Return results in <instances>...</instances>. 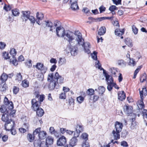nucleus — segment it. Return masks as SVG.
Returning <instances> with one entry per match:
<instances>
[{
	"mask_svg": "<svg viewBox=\"0 0 147 147\" xmlns=\"http://www.w3.org/2000/svg\"><path fill=\"white\" fill-rule=\"evenodd\" d=\"M94 92V90L92 88H90L88 89L87 91V93L88 95L91 96L93 95Z\"/></svg>",
	"mask_w": 147,
	"mask_h": 147,
	"instance_id": "42",
	"label": "nucleus"
},
{
	"mask_svg": "<svg viewBox=\"0 0 147 147\" xmlns=\"http://www.w3.org/2000/svg\"><path fill=\"white\" fill-rule=\"evenodd\" d=\"M22 86L24 88H26L29 86L28 82L26 80L22 81Z\"/></svg>",
	"mask_w": 147,
	"mask_h": 147,
	"instance_id": "44",
	"label": "nucleus"
},
{
	"mask_svg": "<svg viewBox=\"0 0 147 147\" xmlns=\"http://www.w3.org/2000/svg\"><path fill=\"white\" fill-rule=\"evenodd\" d=\"M10 53V55L12 56V58L14 59V57H15L16 54L17 52L15 49H11Z\"/></svg>",
	"mask_w": 147,
	"mask_h": 147,
	"instance_id": "35",
	"label": "nucleus"
},
{
	"mask_svg": "<svg viewBox=\"0 0 147 147\" xmlns=\"http://www.w3.org/2000/svg\"><path fill=\"white\" fill-rule=\"evenodd\" d=\"M82 46L84 48V51L85 53L89 54L90 53V43L88 42H84V44L83 45H79Z\"/></svg>",
	"mask_w": 147,
	"mask_h": 147,
	"instance_id": "13",
	"label": "nucleus"
},
{
	"mask_svg": "<svg viewBox=\"0 0 147 147\" xmlns=\"http://www.w3.org/2000/svg\"><path fill=\"white\" fill-rule=\"evenodd\" d=\"M82 147H90L89 143L86 141H84L82 144Z\"/></svg>",
	"mask_w": 147,
	"mask_h": 147,
	"instance_id": "48",
	"label": "nucleus"
},
{
	"mask_svg": "<svg viewBox=\"0 0 147 147\" xmlns=\"http://www.w3.org/2000/svg\"><path fill=\"white\" fill-rule=\"evenodd\" d=\"M143 100L141 99V100L140 101L138 105V107L139 109H142V108L144 107V104L143 102Z\"/></svg>",
	"mask_w": 147,
	"mask_h": 147,
	"instance_id": "43",
	"label": "nucleus"
},
{
	"mask_svg": "<svg viewBox=\"0 0 147 147\" xmlns=\"http://www.w3.org/2000/svg\"><path fill=\"white\" fill-rule=\"evenodd\" d=\"M78 137L75 136V134H74V137L71 138L70 141V146H74L77 144L78 140L76 138Z\"/></svg>",
	"mask_w": 147,
	"mask_h": 147,
	"instance_id": "17",
	"label": "nucleus"
},
{
	"mask_svg": "<svg viewBox=\"0 0 147 147\" xmlns=\"http://www.w3.org/2000/svg\"><path fill=\"white\" fill-rule=\"evenodd\" d=\"M43 64L41 63H37L36 65H34V67H36L38 69L40 70L42 67L43 66Z\"/></svg>",
	"mask_w": 147,
	"mask_h": 147,
	"instance_id": "41",
	"label": "nucleus"
},
{
	"mask_svg": "<svg viewBox=\"0 0 147 147\" xmlns=\"http://www.w3.org/2000/svg\"><path fill=\"white\" fill-rule=\"evenodd\" d=\"M56 131L53 127H51L49 129V131L52 135H53Z\"/></svg>",
	"mask_w": 147,
	"mask_h": 147,
	"instance_id": "60",
	"label": "nucleus"
},
{
	"mask_svg": "<svg viewBox=\"0 0 147 147\" xmlns=\"http://www.w3.org/2000/svg\"><path fill=\"white\" fill-rule=\"evenodd\" d=\"M65 36L67 40L70 45H74L75 41H73L75 38V40L79 45H83L84 44V39L82 38L81 33L79 31H75L73 33L70 31H67L65 33Z\"/></svg>",
	"mask_w": 147,
	"mask_h": 147,
	"instance_id": "1",
	"label": "nucleus"
},
{
	"mask_svg": "<svg viewBox=\"0 0 147 147\" xmlns=\"http://www.w3.org/2000/svg\"><path fill=\"white\" fill-rule=\"evenodd\" d=\"M146 79V76L145 74H144L142 75L140 78V81L141 82H143L145 81Z\"/></svg>",
	"mask_w": 147,
	"mask_h": 147,
	"instance_id": "40",
	"label": "nucleus"
},
{
	"mask_svg": "<svg viewBox=\"0 0 147 147\" xmlns=\"http://www.w3.org/2000/svg\"><path fill=\"white\" fill-rule=\"evenodd\" d=\"M6 46L5 44L3 42H0V49H4Z\"/></svg>",
	"mask_w": 147,
	"mask_h": 147,
	"instance_id": "59",
	"label": "nucleus"
},
{
	"mask_svg": "<svg viewBox=\"0 0 147 147\" xmlns=\"http://www.w3.org/2000/svg\"><path fill=\"white\" fill-rule=\"evenodd\" d=\"M96 67H98V69L100 70L103 69V68L101 67V65L98 61H97L96 62Z\"/></svg>",
	"mask_w": 147,
	"mask_h": 147,
	"instance_id": "55",
	"label": "nucleus"
},
{
	"mask_svg": "<svg viewBox=\"0 0 147 147\" xmlns=\"http://www.w3.org/2000/svg\"><path fill=\"white\" fill-rule=\"evenodd\" d=\"M76 131H74V134L75 136H79L80 133L83 131V127L82 126L80 125H77L76 128Z\"/></svg>",
	"mask_w": 147,
	"mask_h": 147,
	"instance_id": "14",
	"label": "nucleus"
},
{
	"mask_svg": "<svg viewBox=\"0 0 147 147\" xmlns=\"http://www.w3.org/2000/svg\"><path fill=\"white\" fill-rule=\"evenodd\" d=\"M129 62L128 63V65L132 67H134L136 64V62L133 58L130 59Z\"/></svg>",
	"mask_w": 147,
	"mask_h": 147,
	"instance_id": "31",
	"label": "nucleus"
},
{
	"mask_svg": "<svg viewBox=\"0 0 147 147\" xmlns=\"http://www.w3.org/2000/svg\"><path fill=\"white\" fill-rule=\"evenodd\" d=\"M4 103L6 106L5 107L4 106H2V107H4L5 108V109H7V110H11L13 109V104L12 102L11 101H9L7 98L5 97L4 100Z\"/></svg>",
	"mask_w": 147,
	"mask_h": 147,
	"instance_id": "6",
	"label": "nucleus"
},
{
	"mask_svg": "<svg viewBox=\"0 0 147 147\" xmlns=\"http://www.w3.org/2000/svg\"><path fill=\"white\" fill-rule=\"evenodd\" d=\"M106 31V28L105 26L101 27L99 30L98 34L100 36L104 35Z\"/></svg>",
	"mask_w": 147,
	"mask_h": 147,
	"instance_id": "22",
	"label": "nucleus"
},
{
	"mask_svg": "<svg viewBox=\"0 0 147 147\" xmlns=\"http://www.w3.org/2000/svg\"><path fill=\"white\" fill-rule=\"evenodd\" d=\"M118 64L122 67H124L126 66V63L124 60H121L118 61Z\"/></svg>",
	"mask_w": 147,
	"mask_h": 147,
	"instance_id": "39",
	"label": "nucleus"
},
{
	"mask_svg": "<svg viewBox=\"0 0 147 147\" xmlns=\"http://www.w3.org/2000/svg\"><path fill=\"white\" fill-rule=\"evenodd\" d=\"M107 84L108 85L107 88L109 91H111L112 90L113 87L116 88V86H117L116 83H107Z\"/></svg>",
	"mask_w": 147,
	"mask_h": 147,
	"instance_id": "28",
	"label": "nucleus"
},
{
	"mask_svg": "<svg viewBox=\"0 0 147 147\" xmlns=\"http://www.w3.org/2000/svg\"><path fill=\"white\" fill-rule=\"evenodd\" d=\"M120 132L118 131H116V132L114 130L113 131L112 134L115 140H117L120 138Z\"/></svg>",
	"mask_w": 147,
	"mask_h": 147,
	"instance_id": "26",
	"label": "nucleus"
},
{
	"mask_svg": "<svg viewBox=\"0 0 147 147\" xmlns=\"http://www.w3.org/2000/svg\"><path fill=\"white\" fill-rule=\"evenodd\" d=\"M12 14L14 16H17L19 15V10L17 9H14L11 10Z\"/></svg>",
	"mask_w": 147,
	"mask_h": 147,
	"instance_id": "29",
	"label": "nucleus"
},
{
	"mask_svg": "<svg viewBox=\"0 0 147 147\" xmlns=\"http://www.w3.org/2000/svg\"><path fill=\"white\" fill-rule=\"evenodd\" d=\"M32 107L34 110L36 111V114L38 117H41L44 113L43 110L41 108H39V106L40 103L39 101H36L35 99H33L32 100Z\"/></svg>",
	"mask_w": 147,
	"mask_h": 147,
	"instance_id": "3",
	"label": "nucleus"
},
{
	"mask_svg": "<svg viewBox=\"0 0 147 147\" xmlns=\"http://www.w3.org/2000/svg\"><path fill=\"white\" fill-rule=\"evenodd\" d=\"M46 23V24L47 26L50 28V31L53 32V29H55V28L53 26L52 23L49 21H45Z\"/></svg>",
	"mask_w": 147,
	"mask_h": 147,
	"instance_id": "25",
	"label": "nucleus"
},
{
	"mask_svg": "<svg viewBox=\"0 0 147 147\" xmlns=\"http://www.w3.org/2000/svg\"><path fill=\"white\" fill-rule=\"evenodd\" d=\"M65 30L63 27H57L56 29L57 35L59 37H64L65 35Z\"/></svg>",
	"mask_w": 147,
	"mask_h": 147,
	"instance_id": "7",
	"label": "nucleus"
},
{
	"mask_svg": "<svg viewBox=\"0 0 147 147\" xmlns=\"http://www.w3.org/2000/svg\"><path fill=\"white\" fill-rule=\"evenodd\" d=\"M142 90H140L139 89L140 93L141 99L142 100H143L144 99L143 95L146 96L147 95V91L146 88L145 87L142 88Z\"/></svg>",
	"mask_w": 147,
	"mask_h": 147,
	"instance_id": "18",
	"label": "nucleus"
},
{
	"mask_svg": "<svg viewBox=\"0 0 147 147\" xmlns=\"http://www.w3.org/2000/svg\"><path fill=\"white\" fill-rule=\"evenodd\" d=\"M28 19L29 20L31 23L33 24L35 23V18L32 16L30 15Z\"/></svg>",
	"mask_w": 147,
	"mask_h": 147,
	"instance_id": "46",
	"label": "nucleus"
},
{
	"mask_svg": "<svg viewBox=\"0 0 147 147\" xmlns=\"http://www.w3.org/2000/svg\"><path fill=\"white\" fill-rule=\"evenodd\" d=\"M109 71L111 72L113 77H116V73L117 71V68L111 67L110 68Z\"/></svg>",
	"mask_w": 147,
	"mask_h": 147,
	"instance_id": "27",
	"label": "nucleus"
},
{
	"mask_svg": "<svg viewBox=\"0 0 147 147\" xmlns=\"http://www.w3.org/2000/svg\"><path fill=\"white\" fill-rule=\"evenodd\" d=\"M3 56L5 59H9L10 58V57L9 56V54L8 53L5 51L3 52Z\"/></svg>",
	"mask_w": 147,
	"mask_h": 147,
	"instance_id": "45",
	"label": "nucleus"
},
{
	"mask_svg": "<svg viewBox=\"0 0 147 147\" xmlns=\"http://www.w3.org/2000/svg\"><path fill=\"white\" fill-rule=\"evenodd\" d=\"M39 98H38V100L39 101H39L40 103L41 102H42L43 101V100L44 99V95H40Z\"/></svg>",
	"mask_w": 147,
	"mask_h": 147,
	"instance_id": "62",
	"label": "nucleus"
},
{
	"mask_svg": "<svg viewBox=\"0 0 147 147\" xmlns=\"http://www.w3.org/2000/svg\"><path fill=\"white\" fill-rule=\"evenodd\" d=\"M63 78L61 76H60L59 73L56 72L54 75V81L50 82L49 84V88L50 90H53L56 85V82L58 83H62L63 82Z\"/></svg>",
	"mask_w": 147,
	"mask_h": 147,
	"instance_id": "2",
	"label": "nucleus"
},
{
	"mask_svg": "<svg viewBox=\"0 0 147 147\" xmlns=\"http://www.w3.org/2000/svg\"><path fill=\"white\" fill-rule=\"evenodd\" d=\"M49 146L47 144V142H41L40 147H49Z\"/></svg>",
	"mask_w": 147,
	"mask_h": 147,
	"instance_id": "58",
	"label": "nucleus"
},
{
	"mask_svg": "<svg viewBox=\"0 0 147 147\" xmlns=\"http://www.w3.org/2000/svg\"><path fill=\"white\" fill-rule=\"evenodd\" d=\"M67 142L66 138L64 136H62L57 140V144L59 146H64Z\"/></svg>",
	"mask_w": 147,
	"mask_h": 147,
	"instance_id": "11",
	"label": "nucleus"
},
{
	"mask_svg": "<svg viewBox=\"0 0 147 147\" xmlns=\"http://www.w3.org/2000/svg\"><path fill=\"white\" fill-rule=\"evenodd\" d=\"M84 100V98L80 96L78 97L77 100L79 103H82Z\"/></svg>",
	"mask_w": 147,
	"mask_h": 147,
	"instance_id": "50",
	"label": "nucleus"
},
{
	"mask_svg": "<svg viewBox=\"0 0 147 147\" xmlns=\"http://www.w3.org/2000/svg\"><path fill=\"white\" fill-rule=\"evenodd\" d=\"M132 123L131 125L130 126V127L131 129H135L136 128L137 124L136 122L134 121L135 119L134 118H132Z\"/></svg>",
	"mask_w": 147,
	"mask_h": 147,
	"instance_id": "30",
	"label": "nucleus"
},
{
	"mask_svg": "<svg viewBox=\"0 0 147 147\" xmlns=\"http://www.w3.org/2000/svg\"><path fill=\"white\" fill-rule=\"evenodd\" d=\"M132 29L133 32L134 33V34H136L138 33V30L137 28L135 26H132Z\"/></svg>",
	"mask_w": 147,
	"mask_h": 147,
	"instance_id": "56",
	"label": "nucleus"
},
{
	"mask_svg": "<svg viewBox=\"0 0 147 147\" xmlns=\"http://www.w3.org/2000/svg\"><path fill=\"white\" fill-rule=\"evenodd\" d=\"M0 111L3 113L2 115L1 119L3 121L5 122H9L11 119H9V117L11 113V110H7V109H5L4 107L0 108Z\"/></svg>",
	"mask_w": 147,
	"mask_h": 147,
	"instance_id": "4",
	"label": "nucleus"
},
{
	"mask_svg": "<svg viewBox=\"0 0 147 147\" xmlns=\"http://www.w3.org/2000/svg\"><path fill=\"white\" fill-rule=\"evenodd\" d=\"M7 76L6 74L3 73L1 76L0 78V83L2 84L5 83L7 80Z\"/></svg>",
	"mask_w": 147,
	"mask_h": 147,
	"instance_id": "20",
	"label": "nucleus"
},
{
	"mask_svg": "<svg viewBox=\"0 0 147 147\" xmlns=\"http://www.w3.org/2000/svg\"><path fill=\"white\" fill-rule=\"evenodd\" d=\"M33 134L35 135L38 134V137L40 139L42 140L45 139L47 135L46 132L44 131H41V128L38 127L36 129L33 131Z\"/></svg>",
	"mask_w": 147,
	"mask_h": 147,
	"instance_id": "5",
	"label": "nucleus"
},
{
	"mask_svg": "<svg viewBox=\"0 0 147 147\" xmlns=\"http://www.w3.org/2000/svg\"><path fill=\"white\" fill-rule=\"evenodd\" d=\"M15 124V122L11 120L9 122L5 123V129L7 131H9L13 128Z\"/></svg>",
	"mask_w": 147,
	"mask_h": 147,
	"instance_id": "9",
	"label": "nucleus"
},
{
	"mask_svg": "<svg viewBox=\"0 0 147 147\" xmlns=\"http://www.w3.org/2000/svg\"><path fill=\"white\" fill-rule=\"evenodd\" d=\"M97 52L95 51L93 52V53L91 54V56L92 58L94 60H96L97 59Z\"/></svg>",
	"mask_w": 147,
	"mask_h": 147,
	"instance_id": "49",
	"label": "nucleus"
},
{
	"mask_svg": "<svg viewBox=\"0 0 147 147\" xmlns=\"http://www.w3.org/2000/svg\"><path fill=\"white\" fill-rule=\"evenodd\" d=\"M118 94V99L119 100H123L125 99V94L124 91H120L119 92Z\"/></svg>",
	"mask_w": 147,
	"mask_h": 147,
	"instance_id": "21",
	"label": "nucleus"
},
{
	"mask_svg": "<svg viewBox=\"0 0 147 147\" xmlns=\"http://www.w3.org/2000/svg\"><path fill=\"white\" fill-rule=\"evenodd\" d=\"M11 8L9 5H7L6 4H5V5L3 7V9L7 11L10 10Z\"/></svg>",
	"mask_w": 147,
	"mask_h": 147,
	"instance_id": "63",
	"label": "nucleus"
},
{
	"mask_svg": "<svg viewBox=\"0 0 147 147\" xmlns=\"http://www.w3.org/2000/svg\"><path fill=\"white\" fill-rule=\"evenodd\" d=\"M27 138L29 142H32L34 139V138L33 136V135L30 134H28L27 136Z\"/></svg>",
	"mask_w": 147,
	"mask_h": 147,
	"instance_id": "38",
	"label": "nucleus"
},
{
	"mask_svg": "<svg viewBox=\"0 0 147 147\" xmlns=\"http://www.w3.org/2000/svg\"><path fill=\"white\" fill-rule=\"evenodd\" d=\"M19 88L16 86H14L13 88V93L15 94H17L19 91Z\"/></svg>",
	"mask_w": 147,
	"mask_h": 147,
	"instance_id": "64",
	"label": "nucleus"
},
{
	"mask_svg": "<svg viewBox=\"0 0 147 147\" xmlns=\"http://www.w3.org/2000/svg\"><path fill=\"white\" fill-rule=\"evenodd\" d=\"M98 93L100 94H102L105 91V88L103 86H100L98 88Z\"/></svg>",
	"mask_w": 147,
	"mask_h": 147,
	"instance_id": "36",
	"label": "nucleus"
},
{
	"mask_svg": "<svg viewBox=\"0 0 147 147\" xmlns=\"http://www.w3.org/2000/svg\"><path fill=\"white\" fill-rule=\"evenodd\" d=\"M41 142L40 140H35L34 144L35 147H40Z\"/></svg>",
	"mask_w": 147,
	"mask_h": 147,
	"instance_id": "37",
	"label": "nucleus"
},
{
	"mask_svg": "<svg viewBox=\"0 0 147 147\" xmlns=\"http://www.w3.org/2000/svg\"><path fill=\"white\" fill-rule=\"evenodd\" d=\"M53 138L50 136H48L46 139V142H47V144H48L49 146L53 144Z\"/></svg>",
	"mask_w": 147,
	"mask_h": 147,
	"instance_id": "19",
	"label": "nucleus"
},
{
	"mask_svg": "<svg viewBox=\"0 0 147 147\" xmlns=\"http://www.w3.org/2000/svg\"><path fill=\"white\" fill-rule=\"evenodd\" d=\"M47 67L44 66H43L42 68V69L40 70L41 72V74H43L45 73L47 70Z\"/></svg>",
	"mask_w": 147,
	"mask_h": 147,
	"instance_id": "57",
	"label": "nucleus"
},
{
	"mask_svg": "<svg viewBox=\"0 0 147 147\" xmlns=\"http://www.w3.org/2000/svg\"><path fill=\"white\" fill-rule=\"evenodd\" d=\"M115 126L116 131L120 132L122 129L123 125L122 123L117 121L115 123Z\"/></svg>",
	"mask_w": 147,
	"mask_h": 147,
	"instance_id": "15",
	"label": "nucleus"
},
{
	"mask_svg": "<svg viewBox=\"0 0 147 147\" xmlns=\"http://www.w3.org/2000/svg\"><path fill=\"white\" fill-rule=\"evenodd\" d=\"M106 80L107 82V83H115L113 82L112 77L108 74H106Z\"/></svg>",
	"mask_w": 147,
	"mask_h": 147,
	"instance_id": "23",
	"label": "nucleus"
},
{
	"mask_svg": "<svg viewBox=\"0 0 147 147\" xmlns=\"http://www.w3.org/2000/svg\"><path fill=\"white\" fill-rule=\"evenodd\" d=\"M21 18L23 21L26 22L28 20V18L30 15V12L29 11H22L21 12Z\"/></svg>",
	"mask_w": 147,
	"mask_h": 147,
	"instance_id": "10",
	"label": "nucleus"
},
{
	"mask_svg": "<svg viewBox=\"0 0 147 147\" xmlns=\"http://www.w3.org/2000/svg\"><path fill=\"white\" fill-rule=\"evenodd\" d=\"M117 8L116 6L114 5H112L110 6L109 8V10L111 11H114L115 10H117Z\"/></svg>",
	"mask_w": 147,
	"mask_h": 147,
	"instance_id": "52",
	"label": "nucleus"
},
{
	"mask_svg": "<svg viewBox=\"0 0 147 147\" xmlns=\"http://www.w3.org/2000/svg\"><path fill=\"white\" fill-rule=\"evenodd\" d=\"M22 79V76L20 73H18L17 74L16 80L18 81H21Z\"/></svg>",
	"mask_w": 147,
	"mask_h": 147,
	"instance_id": "47",
	"label": "nucleus"
},
{
	"mask_svg": "<svg viewBox=\"0 0 147 147\" xmlns=\"http://www.w3.org/2000/svg\"><path fill=\"white\" fill-rule=\"evenodd\" d=\"M36 17L38 20H42L44 18V15L42 13L37 12L36 14Z\"/></svg>",
	"mask_w": 147,
	"mask_h": 147,
	"instance_id": "32",
	"label": "nucleus"
},
{
	"mask_svg": "<svg viewBox=\"0 0 147 147\" xmlns=\"http://www.w3.org/2000/svg\"><path fill=\"white\" fill-rule=\"evenodd\" d=\"M88 134L86 133H83L82 134V138L84 140V141H87V140L88 139Z\"/></svg>",
	"mask_w": 147,
	"mask_h": 147,
	"instance_id": "53",
	"label": "nucleus"
},
{
	"mask_svg": "<svg viewBox=\"0 0 147 147\" xmlns=\"http://www.w3.org/2000/svg\"><path fill=\"white\" fill-rule=\"evenodd\" d=\"M133 108L131 106L125 105L124 106V111L127 114H129L131 113Z\"/></svg>",
	"mask_w": 147,
	"mask_h": 147,
	"instance_id": "16",
	"label": "nucleus"
},
{
	"mask_svg": "<svg viewBox=\"0 0 147 147\" xmlns=\"http://www.w3.org/2000/svg\"><path fill=\"white\" fill-rule=\"evenodd\" d=\"M58 62L61 65L65 64L66 62V59L64 57H60L59 58Z\"/></svg>",
	"mask_w": 147,
	"mask_h": 147,
	"instance_id": "33",
	"label": "nucleus"
},
{
	"mask_svg": "<svg viewBox=\"0 0 147 147\" xmlns=\"http://www.w3.org/2000/svg\"><path fill=\"white\" fill-rule=\"evenodd\" d=\"M13 59L12 60H11V59L10 60V62H12V63L15 66L17 65L18 64V61H17L16 59V58L15 57H14V59L13 58Z\"/></svg>",
	"mask_w": 147,
	"mask_h": 147,
	"instance_id": "54",
	"label": "nucleus"
},
{
	"mask_svg": "<svg viewBox=\"0 0 147 147\" xmlns=\"http://www.w3.org/2000/svg\"><path fill=\"white\" fill-rule=\"evenodd\" d=\"M26 66L28 67H30L32 66V64L31 63V61L29 60L27 62L26 64Z\"/></svg>",
	"mask_w": 147,
	"mask_h": 147,
	"instance_id": "61",
	"label": "nucleus"
},
{
	"mask_svg": "<svg viewBox=\"0 0 147 147\" xmlns=\"http://www.w3.org/2000/svg\"><path fill=\"white\" fill-rule=\"evenodd\" d=\"M115 33L116 35L121 36L124 34V29H123L122 31H120L119 29H117L115 30Z\"/></svg>",
	"mask_w": 147,
	"mask_h": 147,
	"instance_id": "24",
	"label": "nucleus"
},
{
	"mask_svg": "<svg viewBox=\"0 0 147 147\" xmlns=\"http://www.w3.org/2000/svg\"><path fill=\"white\" fill-rule=\"evenodd\" d=\"M38 80L40 81H43L44 79V75L42 74H40L38 75Z\"/></svg>",
	"mask_w": 147,
	"mask_h": 147,
	"instance_id": "51",
	"label": "nucleus"
},
{
	"mask_svg": "<svg viewBox=\"0 0 147 147\" xmlns=\"http://www.w3.org/2000/svg\"><path fill=\"white\" fill-rule=\"evenodd\" d=\"M54 77L53 73L49 74L48 76L47 80L48 81L51 82L54 81Z\"/></svg>",
	"mask_w": 147,
	"mask_h": 147,
	"instance_id": "34",
	"label": "nucleus"
},
{
	"mask_svg": "<svg viewBox=\"0 0 147 147\" xmlns=\"http://www.w3.org/2000/svg\"><path fill=\"white\" fill-rule=\"evenodd\" d=\"M69 3L71 4V7L73 10L75 11L79 9L77 0H70Z\"/></svg>",
	"mask_w": 147,
	"mask_h": 147,
	"instance_id": "12",
	"label": "nucleus"
},
{
	"mask_svg": "<svg viewBox=\"0 0 147 147\" xmlns=\"http://www.w3.org/2000/svg\"><path fill=\"white\" fill-rule=\"evenodd\" d=\"M74 45H70L69 49L71 55L75 56L77 54L78 49L77 46L79 45L77 44V42L75 46Z\"/></svg>",
	"mask_w": 147,
	"mask_h": 147,
	"instance_id": "8",
	"label": "nucleus"
}]
</instances>
